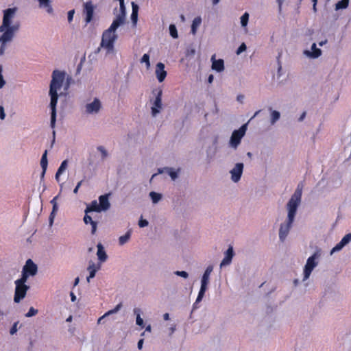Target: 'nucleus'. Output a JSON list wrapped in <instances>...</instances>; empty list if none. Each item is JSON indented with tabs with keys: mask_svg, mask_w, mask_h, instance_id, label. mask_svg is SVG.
<instances>
[{
	"mask_svg": "<svg viewBox=\"0 0 351 351\" xmlns=\"http://www.w3.org/2000/svg\"><path fill=\"white\" fill-rule=\"evenodd\" d=\"M120 10H121V12L123 13V15H121V16H124L125 15V5H124V2H123V4H120ZM125 17H123L124 19Z\"/></svg>",
	"mask_w": 351,
	"mask_h": 351,
	"instance_id": "nucleus-51",
	"label": "nucleus"
},
{
	"mask_svg": "<svg viewBox=\"0 0 351 351\" xmlns=\"http://www.w3.org/2000/svg\"><path fill=\"white\" fill-rule=\"evenodd\" d=\"M47 150H45V152L43 153L41 160H40V166L43 169L42 176H44V175L46 172L47 168Z\"/></svg>",
	"mask_w": 351,
	"mask_h": 351,
	"instance_id": "nucleus-25",
	"label": "nucleus"
},
{
	"mask_svg": "<svg viewBox=\"0 0 351 351\" xmlns=\"http://www.w3.org/2000/svg\"><path fill=\"white\" fill-rule=\"evenodd\" d=\"M64 79V72L58 70L53 71L49 88V95L51 97L50 108L51 110L50 125L52 128H54L56 121V105L58 99V90L62 86Z\"/></svg>",
	"mask_w": 351,
	"mask_h": 351,
	"instance_id": "nucleus-2",
	"label": "nucleus"
},
{
	"mask_svg": "<svg viewBox=\"0 0 351 351\" xmlns=\"http://www.w3.org/2000/svg\"><path fill=\"white\" fill-rule=\"evenodd\" d=\"M302 191V186L299 184L287 203V221L285 224H281L279 230V238L282 241L287 237L294 221L298 207L301 202Z\"/></svg>",
	"mask_w": 351,
	"mask_h": 351,
	"instance_id": "nucleus-1",
	"label": "nucleus"
},
{
	"mask_svg": "<svg viewBox=\"0 0 351 351\" xmlns=\"http://www.w3.org/2000/svg\"><path fill=\"white\" fill-rule=\"evenodd\" d=\"M75 14V10H69L68 12V16H67V18H68V21L70 23L72 21L73 19V15Z\"/></svg>",
	"mask_w": 351,
	"mask_h": 351,
	"instance_id": "nucleus-45",
	"label": "nucleus"
},
{
	"mask_svg": "<svg viewBox=\"0 0 351 351\" xmlns=\"http://www.w3.org/2000/svg\"><path fill=\"white\" fill-rule=\"evenodd\" d=\"M101 268V263L97 265L93 262H90L87 267V270L89 272V276L87 277V281L89 282L90 279L95 276L96 272Z\"/></svg>",
	"mask_w": 351,
	"mask_h": 351,
	"instance_id": "nucleus-15",
	"label": "nucleus"
},
{
	"mask_svg": "<svg viewBox=\"0 0 351 351\" xmlns=\"http://www.w3.org/2000/svg\"><path fill=\"white\" fill-rule=\"evenodd\" d=\"M317 0H313V10L316 11V4H317Z\"/></svg>",
	"mask_w": 351,
	"mask_h": 351,
	"instance_id": "nucleus-60",
	"label": "nucleus"
},
{
	"mask_svg": "<svg viewBox=\"0 0 351 351\" xmlns=\"http://www.w3.org/2000/svg\"><path fill=\"white\" fill-rule=\"evenodd\" d=\"M5 112H4V109H3V106H0V119H4L5 118Z\"/></svg>",
	"mask_w": 351,
	"mask_h": 351,
	"instance_id": "nucleus-49",
	"label": "nucleus"
},
{
	"mask_svg": "<svg viewBox=\"0 0 351 351\" xmlns=\"http://www.w3.org/2000/svg\"><path fill=\"white\" fill-rule=\"evenodd\" d=\"M246 131V125H242L239 130H234L230 137V145L236 148L240 144L241 138L245 135Z\"/></svg>",
	"mask_w": 351,
	"mask_h": 351,
	"instance_id": "nucleus-6",
	"label": "nucleus"
},
{
	"mask_svg": "<svg viewBox=\"0 0 351 351\" xmlns=\"http://www.w3.org/2000/svg\"><path fill=\"white\" fill-rule=\"evenodd\" d=\"M56 199H57V197H55L51 201V203L53 204V213H56L57 211V210H58Z\"/></svg>",
	"mask_w": 351,
	"mask_h": 351,
	"instance_id": "nucleus-44",
	"label": "nucleus"
},
{
	"mask_svg": "<svg viewBox=\"0 0 351 351\" xmlns=\"http://www.w3.org/2000/svg\"><path fill=\"white\" fill-rule=\"evenodd\" d=\"M16 288L14 296V301L16 303H19L23 300L27 293V290L29 289V286L26 285H22L19 283H15Z\"/></svg>",
	"mask_w": 351,
	"mask_h": 351,
	"instance_id": "nucleus-7",
	"label": "nucleus"
},
{
	"mask_svg": "<svg viewBox=\"0 0 351 351\" xmlns=\"http://www.w3.org/2000/svg\"><path fill=\"white\" fill-rule=\"evenodd\" d=\"M71 300H72L73 302H74V301L75 300L76 297H75V295H74V293H72V292L71 293Z\"/></svg>",
	"mask_w": 351,
	"mask_h": 351,
	"instance_id": "nucleus-59",
	"label": "nucleus"
},
{
	"mask_svg": "<svg viewBox=\"0 0 351 351\" xmlns=\"http://www.w3.org/2000/svg\"><path fill=\"white\" fill-rule=\"evenodd\" d=\"M141 63H145L147 69L150 67L149 55L145 53L141 59Z\"/></svg>",
	"mask_w": 351,
	"mask_h": 351,
	"instance_id": "nucleus-36",
	"label": "nucleus"
},
{
	"mask_svg": "<svg viewBox=\"0 0 351 351\" xmlns=\"http://www.w3.org/2000/svg\"><path fill=\"white\" fill-rule=\"evenodd\" d=\"M169 34L173 38L178 37V31L175 25L171 24L169 25Z\"/></svg>",
	"mask_w": 351,
	"mask_h": 351,
	"instance_id": "nucleus-34",
	"label": "nucleus"
},
{
	"mask_svg": "<svg viewBox=\"0 0 351 351\" xmlns=\"http://www.w3.org/2000/svg\"><path fill=\"white\" fill-rule=\"evenodd\" d=\"M38 313V310L35 309L34 307H31L28 312L25 314L27 317H30L36 315Z\"/></svg>",
	"mask_w": 351,
	"mask_h": 351,
	"instance_id": "nucleus-39",
	"label": "nucleus"
},
{
	"mask_svg": "<svg viewBox=\"0 0 351 351\" xmlns=\"http://www.w3.org/2000/svg\"><path fill=\"white\" fill-rule=\"evenodd\" d=\"M2 67L0 66V88H2L5 84V81L3 80V75L1 74Z\"/></svg>",
	"mask_w": 351,
	"mask_h": 351,
	"instance_id": "nucleus-48",
	"label": "nucleus"
},
{
	"mask_svg": "<svg viewBox=\"0 0 351 351\" xmlns=\"http://www.w3.org/2000/svg\"><path fill=\"white\" fill-rule=\"evenodd\" d=\"M141 310L138 308H135L134 309V313L136 315V324L141 327H144L143 320L141 317Z\"/></svg>",
	"mask_w": 351,
	"mask_h": 351,
	"instance_id": "nucleus-28",
	"label": "nucleus"
},
{
	"mask_svg": "<svg viewBox=\"0 0 351 351\" xmlns=\"http://www.w3.org/2000/svg\"><path fill=\"white\" fill-rule=\"evenodd\" d=\"M72 320V316L70 315L67 319H66V322H71Z\"/></svg>",
	"mask_w": 351,
	"mask_h": 351,
	"instance_id": "nucleus-64",
	"label": "nucleus"
},
{
	"mask_svg": "<svg viewBox=\"0 0 351 351\" xmlns=\"http://www.w3.org/2000/svg\"><path fill=\"white\" fill-rule=\"evenodd\" d=\"M61 174H58V170L57 171L56 173V180L58 182L59 181V177Z\"/></svg>",
	"mask_w": 351,
	"mask_h": 351,
	"instance_id": "nucleus-62",
	"label": "nucleus"
},
{
	"mask_svg": "<svg viewBox=\"0 0 351 351\" xmlns=\"http://www.w3.org/2000/svg\"><path fill=\"white\" fill-rule=\"evenodd\" d=\"M54 215H55V213H53V210H52L51 213L50 217H49V221H50L51 223H53V218H54Z\"/></svg>",
	"mask_w": 351,
	"mask_h": 351,
	"instance_id": "nucleus-55",
	"label": "nucleus"
},
{
	"mask_svg": "<svg viewBox=\"0 0 351 351\" xmlns=\"http://www.w3.org/2000/svg\"><path fill=\"white\" fill-rule=\"evenodd\" d=\"M175 274L177 275V276L183 277L184 278H186L189 276L188 273L186 271H176L175 272Z\"/></svg>",
	"mask_w": 351,
	"mask_h": 351,
	"instance_id": "nucleus-43",
	"label": "nucleus"
},
{
	"mask_svg": "<svg viewBox=\"0 0 351 351\" xmlns=\"http://www.w3.org/2000/svg\"><path fill=\"white\" fill-rule=\"evenodd\" d=\"M30 275H29L28 274H27L25 271H24L23 270L22 271V275H21V278L16 280L15 281V283H19V284H22V285H25V282H27V280L28 278V277Z\"/></svg>",
	"mask_w": 351,
	"mask_h": 351,
	"instance_id": "nucleus-31",
	"label": "nucleus"
},
{
	"mask_svg": "<svg viewBox=\"0 0 351 351\" xmlns=\"http://www.w3.org/2000/svg\"><path fill=\"white\" fill-rule=\"evenodd\" d=\"M246 45L244 43H243L239 47V48L237 49V54H240L242 52L245 51L246 50Z\"/></svg>",
	"mask_w": 351,
	"mask_h": 351,
	"instance_id": "nucleus-42",
	"label": "nucleus"
},
{
	"mask_svg": "<svg viewBox=\"0 0 351 351\" xmlns=\"http://www.w3.org/2000/svg\"><path fill=\"white\" fill-rule=\"evenodd\" d=\"M249 19V14L247 12H245L241 17V23L243 27H245L247 24Z\"/></svg>",
	"mask_w": 351,
	"mask_h": 351,
	"instance_id": "nucleus-37",
	"label": "nucleus"
},
{
	"mask_svg": "<svg viewBox=\"0 0 351 351\" xmlns=\"http://www.w3.org/2000/svg\"><path fill=\"white\" fill-rule=\"evenodd\" d=\"M201 23H202V18L200 16H197L193 19L192 25H191V33L193 34H196L197 29L201 25Z\"/></svg>",
	"mask_w": 351,
	"mask_h": 351,
	"instance_id": "nucleus-26",
	"label": "nucleus"
},
{
	"mask_svg": "<svg viewBox=\"0 0 351 351\" xmlns=\"http://www.w3.org/2000/svg\"><path fill=\"white\" fill-rule=\"evenodd\" d=\"M149 196L152 198V200L154 203H157L162 197L161 194L152 191L149 193Z\"/></svg>",
	"mask_w": 351,
	"mask_h": 351,
	"instance_id": "nucleus-33",
	"label": "nucleus"
},
{
	"mask_svg": "<svg viewBox=\"0 0 351 351\" xmlns=\"http://www.w3.org/2000/svg\"><path fill=\"white\" fill-rule=\"evenodd\" d=\"M101 209L99 206V204L97 203V202L96 200H94L93 201L90 205H88L86 210H85V213H88L90 212H93V211H96V212H99L101 211Z\"/></svg>",
	"mask_w": 351,
	"mask_h": 351,
	"instance_id": "nucleus-23",
	"label": "nucleus"
},
{
	"mask_svg": "<svg viewBox=\"0 0 351 351\" xmlns=\"http://www.w3.org/2000/svg\"><path fill=\"white\" fill-rule=\"evenodd\" d=\"M311 49H312L311 52H310L308 51H305V53H306L308 56L313 58H317L321 56L322 51L320 49L317 48V45L315 43H313L312 45Z\"/></svg>",
	"mask_w": 351,
	"mask_h": 351,
	"instance_id": "nucleus-20",
	"label": "nucleus"
},
{
	"mask_svg": "<svg viewBox=\"0 0 351 351\" xmlns=\"http://www.w3.org/2000/svg\"><path fill=\"white\" fill-rule=\"evenodd\" d=\"M212 69L217 72H221L224 70V62L222 59L216 60L215 54L211 57Z\"/></svg>",
	"mask_w": 351,
	"mask_h": 351,
	"instance_id": "nucleus-14",
	"label": "nucleus"
},
{
	"mask_svg": "<svg viewBox=\"0 0 351 351\" xmlns=\"http://www.w3.org/2000/svg\"><path fill=\"white\" fill-rule=\"evenodd\" d=\"M243 170V164L239 162L235 165V167L230 171L231 178L234 182H238L241 177Z\"/></svg>",
	"mask_w": 351,
	"mask_h": 351,
	"instance_id": "nucleus-10",
	"label": "nucleus"
},
{
	"mask_svg": "<svg viewBox=\"0 0 351 351\" xmlns=\"http://www.w3.org/2000/svg\"><path fill=\"white\" fill-rule=\"evenodd\" d=\"M124 19L123 16H118L112 21L109 28L106 29L102 34L100 47L106 49L108 53L114 50V44L117 39V35L115 32L124 23Z\"/></svg>",
	"mask_w": 351,
	"mask_h": 351,
	"instance_id": "nucleus-4",
	"label": "nucleus"
},
{
	"mask_svg": "<svg viewBox=\"0 0 351 351\" xmlns=\"http://www.w3.org/2000/svg\"><path fill=\"white\" fill-rule=\"evenodd\" d=\"M97 256L98 257L99 261H100L99 263L106 261V260L108 259V255L106 253V251L104 250L103 245L101 243H99L97 245Z\"/></svg>",
	"mask_w": 351,
	"mask_h": 351,
	"instance_id": "nucleus-18",
	"label": "nucleus"
},
{
	"mask_svg": "<svg viewBox=\"0 0 351 351\" xmlns=\"http://www.w3.org/2000/svg\"><path fill=\"white\" fill-rule=\"evenodd\" d=\"M17 323H14V325L12 326V328H10V333L11 335H14L16 332L17 331Z\"/></svg>",
	"mask_w": 351,
	"mask_h": 351,
	"instance_id": "nucleus-47",
	"label": "nucleus"
},
{
	"mask_svg": "<svg viewBox=\"0 0 351 351\" xmlns=\"http://www.w3.org/2000/svg\"><path fill=\"white\" fill-rule=\"evenodd\" d=\"M305 116H306V112H304L301 114L300 117L299 118V121H302V120L304 119Z\"/></svg>",
	"mask_w": 351,
	"mask_h": 351,
	"instance_id": "nucleus-57",
	"label": "nucleus"
},
{
	"mask_svg": "<svg viewBox=\"0 0 351 351\" xmlns=\"http://www.w3.org/2000/svg\"><path fill=\"white\" fill-rule=\"evenodd\" d=\"M280 112L276 110H273L271 114V123L274 124L280 118Z\"/></svg>",
	"mask_w": 351,
	"mask_h": 351,
	"instance_id": "nucleus-35",
	"label": "nucleus"
},
{
	"mask_svg": "<svg viewBox=\"0 0 351 351\" xmlns=\"http://www.w3.org/2000/svg\"><path fill=\"white\" fill-rule=\"evenodd\" d=\"M67 167V160H64L62 162L60 166L58 168V174H62V173L65 170Z\"/></svg>",
	"mask_w": 351,
	"mask_h": 351,
	"instance_id": "nucleus-40",
	"label": "nucleus"
},
{
	"mask_svg": "<svg viewBox=\"0 0 351 351\" xmlns=\"http://www.w3.org/2000/svg\"><path fill=\"white\" fill-rule=\"evenodd\" d=\"M163 317H164L165 320H169V313H165L164 315H163Z\"/></svg>",
	"mask_w": 351,
	"mask_h": 351,
	"instance_id": "nucleus-56",
	"label": "nucleus"
},
{
	"mask_svg": "<svg viewBox=\"0 0 351 351\" xmlns=\"http://www.w3.org/2000/svg\"><path fill=\"white\" fill-rule=\"evenodd\" d=\"M349 1L346 0H341L335 4V9L337 10L340 9H345L348 6Z\"/></svg>",
	"mask_w": 351,
	"mask_h": 351,
	"instance_id": "nucleus-29",
	"label": "nucleus"
},
{
	"mask_svg": "<svg viewBox=\"0 0 351 351\" xmlns=\"http://www.w3.org/2000/svg\"><path fill=\"white\" fill-rule=\"evenodd\" d=\"M206 289H207V286L201 285L200 290L199 291L198 295L196 299V302H199L202 300Z\"/></svg>",
	"mask_w": 351,
	"mask_h": 351,
	"instance_id": "nucleus-32",
	"label": "nucleus"
},
{
	"mask_svg": "<svg viewBox=\"0 0 351 351\" xmlns=\"http://www.w3.org/2000/svg\"><path fill=\"white\" fill-rule=\"evenodd\" d=\"M169 176H171V178L173 179V180H175L177 176H178V174L176 171H171L169 173Z\"/></svg>",
	"mask_w": 351,
	"mask_h": 351,
	"instance_id": "nucleus-52",
	"label": "nucleus"
},
{
	"mask_svg": "<svg viewBox=\"0 0 351 351\" xmlns=\"http://www.w3.org/2000/svg\"><path fill=\"white\" fill-rule=\"evenodd\" d=\"M162 90H158L156 95V97L154 101L152 103V115L153 117H156L160 112L162 108Z\"/></svg>",
	"mask_w": 351,
	"mask_h": 351,
	"instance_id": "nucleus-8",
	"label": "nucleus"
},
{
	"mask_svg": "<svg viewBox=\"0 0 351 351\" xmlns=\"http://www.w3.org/2000/svg\"><path fill=\"white\" fill-rule=\"evenodd\" d=\"M94 5L91 1L86 2L84 4L83 13L85 15L86 24L89 23L93 17L94 14Z\"/></svg>",
	"mask_w": 351,
	"mask_h": 351,
	"instance_id": "nucleus-9",
	"label": "nucleus"
},
{
	"mask_svg": "<svg viewBox=\"0 0 351 351\" xmlns=\"http://www.w3.org/2000/svg\"><path fill=\"white\" fill-rule=\"evenodd\" d=\"M40 6L49 7L48 12H51L52 11V8L49 5V0H38Z\"/></svg>",
	"mask_w": 351,
	"mask_h": 351,
	"instance_id": "nucleus-38",
	"label": "nucleus"
},
{
	"mask_svg": "<svg viewBox=\"0 0 351 351\" xmlns=\"http://www.w3.org/2000/svg\"><path fill=\"white\" fill-rule=\"evenodd\" d=\"M131 236L130 231H128L124 235L121 236L119 239L120 245H123L128 241Z\"/></svg>",
	"mask_w": 351,
	"mask_h": 351,
	"instance_id": "nucleus-30",
	"label": "nucleus"
},
{
	"mask_svg": "<svg viewBox=\"0 0 351 351\" xmlns=\"http://www.w3.org/2000/svg\"><path fill=\"white\" fill-rule=\"evenodd\" d=\"M320 256L319 250L316 251L307 261L304 268V280L308 279L313 270V269L318 265L317 260Z\"/></svg>",
	"mask_w": 351,
	"mask_h": 351,
	"instance_id": "nucleus-5",
	"label": "nucleus"
},
{
	"mask_svg": "<svg viewBox=\"0 0 351 351\" xmlns=\"http://www.w3.org/2000/svg\"><path fill=\"white\" fill-rule=\"evenodd\" d=\"M99 206L101 210H106L110 208V203L108 201V195H101L99 198Z\"/></svg>",
	"mask_w": 351,
	"mask_h": 351,
	"instance_id": "nucleus-19",
	"label": "nucleus"
},
{
	"mask_svg": "<svg viewBox=\"0 0 351 351\" xmlns=\"http://www.w3.org/2000/svg\"><path fill=\"white\" fill-rule=\"evenodd\" d=\"M101 107V102L99 99L95 98L93 101L86 104V111L88 114L97 113Z\"/></svg>",
	"mask_w": 351,
	"mask_h": 351,
	"instance_id": "nucleus-11",
	"label": "nucleus"
},
{
	"mask_svg": "<svg viewBox=\"0 0 351 351\" xmlns=\"http://www.w3.org/2000/svg\"><path fill=\"white\" fill-rule=\"evenodd\" d=\"M84 221L86 224L90 223L92 226L91 233L93 234L95 233L97 230V222L93 221L92 217L86 213L84 217Z\"/></svg>",
	"mask_w": 351,
	"mask_h": 351,
	"instance_id": "nucleus-22",
	"label": "nucleus"
},
{
	"mask_svg": "<svg viewBox=\"0 0 351 351\" xmlns=\"http://www.w3.org/2000/svg\"><path fill=\"white\" fill-rule=\"evenodd\" d=\"M23 270L30 276H35L38 271L37 265L32 259H28L24 265Z\"/></svg>",
	"mask_w": 351,
	"mask_h": 351,
	"instance_id": "nucleus-12",
	"label": "nucleus"
},
{
	"mask_svg": "<svg viewBox=\"0 0 351 351\" xmlns=\"http://www.w3.org/2000/svg\"><path fill=\"white\" fill-rule=\"evenodd\" d=\"M213 80H214V76L213 75L210 74L209 75L208 77V82L209 84H211L213 82Z\"/></svg>",
	"mask_w": 351,
	"mask_h": 351,
	"instance_id": "nucleus-54",
	"label": "nucleus"
},
{
	"mask_svg": "<svg viewBox=\"0 0 351 351\" xmlns=\"http://www.w3.org/2000/svg\"><path fill=\"white\" fill-rule=\"evenodd\" d=\"M16 8H8L3 11L2 24L0 25L1 40L3 42H10L15 33L19 29V25L16 23L12 25V20L14 18Z\"/></svg>",
	"mask_w": 351,
	"mask_h": 351,
	"instance_id": "nucleus-3",
	"label": "nucleus"
},
{
	"mask_svg": "<svg viewBox=\"0 0 351 351\" xmlns=\"http://www.w3.org/2000/svg\"><path fill=\"white\" fill-rule=\"evenodd\" d=\"M213 267L212 265H209L207 267V268L206 269V270L203 274L201 285L207 286L208 281H209L210 275L211 272L213 271Z\"/></svg>",
	"mask_w": 351,
	"mask_h": 351,
	"instance_id": "nucleus-21",
	"label": "nucleus"
},
{
	"mask_svg": "<svg viewBox=\"0 0 351 351\" xmlns=\"http://www.w3.org/2000/svg\"><path fill=\"white\" fill-rule=\"evenodd\" d=\"M243 98H244L243 95H240L237 96V100L239 101L240 102H242V100Z\"/></svg>",
	"mask_w": 351,
	"mask_h": 351,
	"instance_id": "nucleus-58",
	"label": "nucleus"
},
{
	"mask_svg": "<svg viewBox=\"0 0 351 351\" xmlns=\"http://www.w3.org/2000/svg\"><path fill=\"white\" fill-rule=\"evenodd\" d=\"M79 281H80L79 277H77L75 279L74 285L76 286L79 283Z\"/></svg>",
	"mask_w": 351,
	"mask_h": 351,
	"instance_id": "nucleus-61",
	"label": "nucleus"
},
{
	"mask_svg": "<svg viewBox=\"0 0 351 351\" xmlns=\"http://www.w3.org/2000/svg\"><path fill=\"white\" fill-rule=\"evenodd\" d=\"M97 150L101 152L103 159L107 157L108 153L103 146L97 147Z\"/></svg>",
	"mask_w": 351,
	"mask_h": 351,
	"instance_id": "nucleus-41",
	"label": "nucleus"
},
{
	"mask_svg": "<svg viewBox=\"0 0 351 351\" xmlns=\"http://www.w3.org/2000/svg\"><path fill=\"white\" fill-rule=\"evenodd\" d=\"M138 225L141 228L145 227L148 225V221L146 219H141L138 221Z\"/></svg>",
	"mask_w": 351,
	"mask_h": 351,
	"instance_id": "nucleus-46",
	"label": "nucleus"
},
{
	"mask_svg": "<svg viewBox=\"0 0 351 351\" xmlns=\"http://www.w3.org/2000/svg\"><path fill=\"white\" fill-rule=\"evenodd\" d=\"M82 180H81L80 182H79L77 183V184L76 185L75 188V189H74V190H73V193H74L75 194H77V193L78 190H79V189H80V186L82 185Z\"/></svg>",
	"mask_w": 351,
	"mask_h": 351,
	"instance_id": "nucleus-50",
	"label": "nucleus"
},
{
	"mask_svg": "<svg viewBox=\"0 0 351 351\" xmlns=\"http://www.w3.org/2000/svg\"><path fill=\"white\" fill-rule=\"evenodd\" d=\"M121 306H122V303L120 302L113 309L108 311L103 316L100 317L97 320V323L100 324V322H101V319H103L104 317L118 312L120 310V308H121Z\"/></svg>",
	"mask_w": 351,
	"mask_h": 351,
	"instance_id": "nucleus-24",
	"label": "nucleus"
},
{
	"mask_svg": "<svg viewBox=\"0 0 351 351\" xmlns=\"http://www.w3.org/2000/svg\"><path fill=\"white\" fill-rule=\"evenodd\" d=\"M351 241V233H348L346 234L341 240V241L337 243L332 250L331 254L339 251L341 250L346 245H347Z\"/></svg>",
	"mask_w": 351,
	"mask_h": 351,
	"instance_id": "nucleus-16",
	"label": "nucleus"
},
{
	"mask_svg": "<svg viewBox=\"0 0 351 351\" xmlns=\"http://www.w3.org/2000/svg\"><path fill=\"white\" fill-rule=\"evenodd\" d=\"M132 14H131V19H132V22L134 24H136L137 22V19H138V6L134 2H132Z\"/></svg>",
	"mask_w": 351,
	"mask_h": 351,
	"instance_id": "nucleus-27",
	"label": "nucleus"
},
{
	"mask_svg": "<svg viewBox=\"0 0 351 351\" xmlns=\"http://www.w3.org/2000/svg\"><path fill=\"white\" fill-rule=\"evenodd\" d=\"M277 1H278V5H279V8L280 9L281 6H282V4L283 0H277Z\"/></svg>",
	"mask_w": 351,
	"mask_h": 351,
	"instance_id": "nucleus-63",
	"label": "nucleus"
},
{
	"mask_svg": "<svg viewBox=\"0 0 351 351\" xmlns=\"http://www.w3.org/2000/svg\"><path fill=\"white\" fill-rule=\"evenodd\" d=\"M155 73L158 82H162L167 76V71L165 70V64L162 62L157 63Z\"/></svg>",
	"mask_w": 351,
	"mask_h": 351,
	"instance_id": "nucleus-13",
	"label": "nucleus"
},
{
	"mask_svg": "<svg viewBox=\"0 0 351 351\" xmlns=\"http://www.w3.org/2000/svg\"><path fill=\"white\" fill-rule=\"evenodd\" d=\"M233 256H234L233 249H232V247L230 246L226 252L225 257L222 260V261L220 264V266L223 267V266L229 265L232 261Z\"/></svg>",
	"mask_w": 351,
	"mask_h": 351,
	"instance_id": "nucleus-17",
	"label": "nucleus"
},
{
	"mask_svg": "<svg viewBox=\"0 0 351 351\" xmlns=\"http://www.w3.org/2000/svg\"><path fill=\"white\" fill-rule=\"evenodd\" d=\"M143 341H144L143 339H140V340L138 341V348L139 350H141V349H142V348H143Z\"/></svg>",
	"mask_w": 351,
	"mask_h": 351,
	"instance_id": "nucleus-53",
	"label": "nucleus"
}]
</instances>
